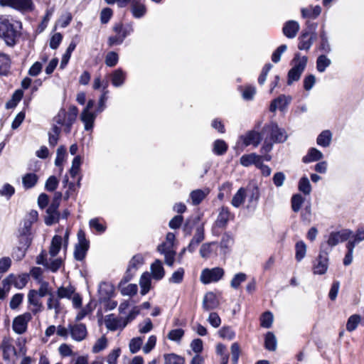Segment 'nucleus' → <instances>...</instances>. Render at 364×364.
<instances>
[{
	"label": "nucleus",
	"mask_w": 364,
	"mask_h": 364,
	"mask_svg": "<svg viewBox=\"0 0 364 364\" xmlns=\"http://www.w3.org/2000/svg\"><path fill=\"white\" fill-rule=\"evenodd\" d=\"M22 23L8 16L0 15V38L9 47L16 46L21 36Z\"/></svg>",
	"instance_id": "nucleus-1"
},
{
	"label": "nucleus",
	"mask_w": 364,
	"mask_h": 364,
	"mask_svg": "<svg viewBox=\"0 0 364 364\" xmlns=\"http://www.w3.org/2000/svg\"><path fill=\"white\" fill-rule=\"evenodd\" d=\"M201 220L200 215H196L194 217H191L188 218L183 226V230L186 232V235H191V230L193 225H197L195 234L191 239L189 245L186 248L183 250V252L185 250H188L189 252H193L199 245L200 242H202L205 239V230H204V223L198 224Z\"/></svg>",
	"instance_id": "nucleus-2"
},
{
	"label": "nucleus",
	"mask_w": 364,
	"mask_h": 364,
	"mask_svg": "<svg viewBox=\"0 0 364 364\" xmlns=\"http://www.w3.org/2000/svg\"><path fill=\"white\" fill-rule=\"evenodd\" d=\"M262 138L269 139L276 144L284 142L288 137L286 131L279 128L274 122L265 124L262 129Z\"/></svg>",
	"instance_id": "nucleus-3"
},
{
	"label": "nucleus",
	"mask_w": 364,
	"mask_h": 364,
	"mask_svg": "<svg viewBox=\"0 0 364 364\" xmlns=\"http://www.w3.org/2000/svg\"><path fill=\"white\" fill-rule=\"evenodd\" d=\"M112 30L116 35L108 38L107 43L110 47L121 45L124 39L134 32L132 23L126 25H124L122 22L116 23L113 26Z\"/></svg>",
	"instance_id": "nucleus-4"
},
{
	"label": "nucleus",
	"mask_w": 364,
	"mask_h": 364,
	"mask_svg": "<svg viewBox=\"0 0 364 364\" xmlns=\"http://www.w3.org/2000/svg\"><path fill=\"white\" fill-rule=\"evenodd\" d=\"M307 63L306 56L300 57V54L296 53L293 60V67L289 70L287 74V84L291 85L293 82L298 81L302 73L304 72Z\"/></svg>",
	"instance_id": "nucleus-5"
},
{
	"label": "nucleus",
	"mask_w": 364,
	"mask_h": 364,
	"mask_svg": "<svg viewBox=\"0 0 364 364\" xmlns=\"http://www.w3.org/2000/svg\"><path fill=\"white\" fill-rule=\"evenodd\" d=\"M0 6L11 8L22 13L32 11L34 9L32 0H0Z\"/></svg>",
	"instance_id": "nucleus-6"
},
{
	"label": "nucleus",
	"mask_w": 364,
	"mask_h": 364,
	"mask_svg": "<svg viewBox=\"0 0 364 364\" xmlns=\"http://www.w3.org/2000/svg\"><path fill=\"white\" fill-rule=\"evenodd\" d=\"M262 140V132H259L252 129L247 131L245 134L240 136L237 145L241 146L242 148L247 147L250 145H252L254 147H257Z\"/></svg>",
	"instance_id": "nucleus-7"
},
{
	"label": "nucleus",
	"mask_w": 364,
	"mask_h": 364,
	"mask_svg": "<svg viewBox=\"0 0 364 364\" xmlns=\"http://www.w3.org/2000/svg\"><path fill=\"white\" fill-rule=\"evenodd\" d=\"M306 28L304 29L299 38L298 48L299 50H308L312 45V35L316 30V23L306 22Z\"/></svg>",
	"instance_id": "nucleus-8"
},
{
	"label": "nucleus",
	"mask_w": 364,
	"mask_h": 364,
	"mask_svg": "<svg viewBox=\"0 0 364 364\" xmlns=\"http://www.w3.org/2000/svg\"><path fill=\"white\" fill-rule=\"evenodd\" d=\"M78 242L75 245L74 257L77 261H82L87 254L90 242L85 237V233L82 230L77 232Z\"/></svg>",
	"instance_id": "nucleus-9"
},
{
	"label": "nucleus",
	"mask_w": 364,
	"mask_h": 364,
	"mask_svg": "<svg viewBox=\"0 0 364 364\" xmlns=\"http://www.w3.org/2000/svg\"><path fill=\"white\" fill-rule=\"evenodd\" d=\"M224 273L223 269L220 267L206 268L202 271L200 279L205 284L217 282L223 278Z\"/></svg>",
	"instance_id": "nucleus-10"
},
{
	"label": "nucleus",
	"mask_w": 364,
	"mask_h": 364,
	"mask_svg": "<svg viewBox=\"0 0 364 364\" xmlns=\"http://www.w3.org/2000/svg\"><path fill=\"white\" fill-rule=\"evenodd\" d=\"M353 232L348 229H343L341 231L331 232L327 237V245L332 247L339 242L347 241L351 237Z\"/></svg>",
	"instance_id": "nucleus-11"
},
{
	"label": "nucleus",
	"mask_w": 364,
	"mask_h": 364,
	"mask_svg": "<svg viewBox=\"0 0 364 364\" xmlns=\"http://www.w3.org/2000/svg\"><path fill=\"white\" fill-rule=\"evenodd\" d=\"M32 316L30 313L26 312L16 316L12 323V328L17 334L24 333L28 328V323L31 320Z\"/></svg>",
	"instance_id": "nucleus-12"
},
{
	"label": "nucleus",
	"mask_w": 364,
	"mask_h": 364,
	"mask_svg": "<svg viewBox=\"0 0 364 364\" xmlns=\"http://www.w3.org/2000/svg\"><path fill=\"white\" fill-rule=\"evenodd\" d=\"M143 264H144V257L141 255L137 254V255L133 256L129 262L128 267L127 269L126 273H125L122 280L124 282H128L129 281H130L132 279L136 271Z\"/></svg>",
	"instance_id": "nucleus-13"
},
{
	"label": "nucleus",
	"mask_w": 364,
	"mask_h": 364,
	"mask_svg": "<svg viewBox=\"0 0 364 364\" xmlns=\"http://www.w3.org/2000/svg\"><path fill=\"white\" fill-rule=\"evenodd\" d=\"M69 331L71 338L77 342L85 339L87 335L86 326L83 323L69 324Z\"/></svg>",
	"instance_id": "nucleus-14"
},
{
	"label": "nucleus",
	"mask_w": 364,
	"mask_h": 364,
	"mask_svg": "<svg viewBox=\"0 0 364 364\" xmlns=\"http://www.w3.org/2000/svg\"><path fill=\"white\" fill-rule=\"evenodd\" d=\"M59 205L60 203L53 200L48 206L46 210L47 215L45 218V223L47 225H51L58 221L60 214L58 209Z\"/></svg>",
	"instance_id": "nucleus-15"
},
{
	"label": "nucleus",
	"mask_w": 364,
	"mask_h": 364,
	"mask_svg": "<svg viewBox=\"0 0 364 364\" xmlns=\"http://www.w3.org/2000/svg\"><path fill=\"white\" fill-rule=\"evenodd\" d=\"M130 11L135 18H141L144 16L147 12L145 0H132Z\"/></svg>",
	"instance_id": "nucleus-16"
},
{
	"label": "nucleus",
	"mask_w": 364,
	"mask_h": 364,
	"mask_svg": "<svg viewBox=\"0 0 364 364\" xmlns=\"http://www.w3.org/2000/svg\"><path fill=\"white\" fill-rule=\"evenodd\" d=\"M66 114V110L61 108L54 119L58 124L64 127L63 131L65 134H70L75 121L67 119Z\"/></svg>",
	"instance_id": "nucleus-17"
},
{
	"label": "nucleus",
	"mask_w": 364,
	"mask_h": 364,
	"mask_svg": "<svg viewBox=\"0 0 364 364\" xmlns=\"http://www.w3.org/2000/svg\"><path fill=\"white\" fill-rule=\"evenodd\" d=\"M114 293V287L111 283L103 282L100 284L98 294L99 301L100 302H102V301H108L113 296Z\"/></svg>",
	"instance_id": "nucleus-18"
},
{
	"label": "nucleus",
	"mask_w": 364,
	"mask_h": 364,
	"mask_svg": "<svg viewBox=\"0 0 364 364\" xmlns=\"http://www.w3.org/2000/svg\"><path fill=\"white\" fill-rule=\"evenodd\" d=\"M105 324L107 329L112 331L126 327V323H123V318H117L112 314L106 316Z\"/></svg>",
	"instance_id": "nucleus-19"
},
{
	"label": "nucleus",
	"mask_w": 364,
	"mask_h": 364,
	"mask_svg": "<svg viewBox=\"0 0 364 364\" xmlns=\"http://www.w3.org/2000/svg\"><path fill=\"white\" fill-rule=\"evenodd\" d=\"M232 218L233 215L230 213L229 209L223 206L220 208L214 225L219 228H225L228 221Z\"/></svg>",
	"instance_id": "nucleus-20"
},
{
	"label": "nucleus",
	"mask_w": 364,
	"mask_h": 364,
	"mask_svg": "<svg viewBox=\"0 0 364 364\" xmlns=\"http://www.w3.org/2000/svg\"><path fill=\"white\" fill-rule=\"evenodd\" d=\"M299 30V24L297 21L290 20L287 21L282 28L284 35L288 38H294Z\"/></svg>",
	"instance_id": "nucleus-21"
},
{
	"label": "nucleus",
	"mask_w": 364,
	"mask_h": 364,
	"mask_svg": "<svg viewBox=\"0 0 364 364\" xmlns=\"http://www.w3.org/2000/svg\"><path fill=\"white\" fill-rule=\"evenodd\" d=\"M39 297L37 291L34 289L30 290L28 294V303L34 306L31 310L33 314H36L42 311L43 305Z\"/></svg>",
	"instance_id": "nucleus-22"
},
{
	"label": "nucleus",
	"mask_w": 364,
	"mask_h": 364,
	"mask_svg": "<svg viewBox=\"0 0 364 364\" xmlns=\"http://www.w3.org/2000/svg\"><path fill=\"white\" fill-rule=\"evenodd\" d=\"M1 348H2L3 359L6 361L10 360L11 353L15 352V348L12 344V340L10 338L4 337L2 340Z\"/></svg>",
	"instance_id": "nucleus-23"
},
{
	"label": "nucleus",
	"mask_w": 364,
	"mask_h": 364,
	"mask_svg": "<svg viewBox=\"0 0 364 364\" xmlns=\"http://www.w3.org/2000/svg\"><path fill=\"white\" fill-rule=\"evenodd\" d=\"M218 306V301L213 292H208L203 297V308L205 311H210Z\"/></svg>",
	"instance_id": "nucleus-24"
},
{
	"label": "nucleus",
	"mask_w": 364,
	"mask_h": 364,
	"mask_svg": "<svg viewBox=\"0 0 364 364\" xmlns=\"http://www.w3.org/2000/svg\"><path fill=\"white\" fill-rule=\"evenodd\" d=\"M11 60L8 54L0 52V75L6 76L11 69Z\"/></svg>",
	"instance_id": "nucleus-25"
},
{
	"label": "nucleus",
	"mask_w": 364,
	"mask_h": 364,
	"mask_svg": "<svg viewBox=\"0 0 364 364\" xmlns=\"http://www.w3.org/2000/svg\"><path fill=\"white\" fill-rule=\"evenodd\" d=\"M152 277L156 280H161L165 274L164 268L160 259H156L151 265Z\"/></svg>",
	"instance_id": "nucleus-26"
},
{
	"label": "nucleus",
	"mask_w": 364,
	"mask_h": 364,
	"mask_svg": "<svg viewBox=\"0 0 364 364\" xmlns=\"http://www.w3.org/2000/svg\"><path fill=\"white\" fill-rule=\"evenodd\" d=\"M301 14L303 18L309 21L311 23V20H314L318 16V5L315 6L309 5L306 8H302L301 9Z\"/></svg>",
	"instance_id": "nucleus-27"
},
{
	"label": "nucleus",
	"mask_w": 364,
	"mask_h": 364,
	"mask_svg": "<svg viewBox=\"0 0 364 364\" xmlns=\"http://www.w3.org/2000/svg\"><path fill=\"white\" fill-rule=\"evenodd\" d=\"M95 112H91L90 111L82 110L80 119L85 124V130H90L93 128L94 122L96 117Z\"/></svg>",
	"instance_id": "nucleus-28"
},
{
	"label": "nucleus",
	"mask_w": 364,
	"mask_h": 364,
	"mask_svg": "<svg viewBox=\"0 0 364 364\" xmlns=\"http://www.w3.org/2000/svg\"><path fill=\"white\" fill-rule=\"evenodd\" d=\"M126 80V73L122 68H117L111 73V82L113 86L122 85Z\"/></svg>",
	"instance_id": "nucleus-29"
},
{
	"label": "nucleus",
	"mask_w": 364,
	"mask_h": 364,
	"mask_svg": "<svg viewBox=\"0 0 364 364\" xmlns=\"http://www.w3.org/2000/svg\"><path fill=\"white\" fill-rule=\"evenodd\" d=\"M7 278H9V285L11 283H13L17 289L23 288L28 281V275L26 274H23L18 277L10 274Z\"/></svg>",
	"instance_id": "nucleus-30"
},
{
	"label": "nucleus",
	"mask_w": 364,
	"mask_h": 364,
	"mask_svg": "<svg viewBox=\"0 0 364 364\" xmlns=\"http://www.w3.org/2000/svg\"><path fill=\"white\" fill-rule=\"evenodd\" d=\"M18 237L21 246L18 247V251L20 252V255L18 256V259H21L26 255V251L31 243V238L29 235H19Z\"/></svg>",
	"instance_id": "nucleus-31"
},
{
	"label": "nucleus",
	"mask_w": 364,
	"mask_h": 364,
	"mask_svg": "<svg viewBox=\"0 0 364 364\" xmlns=\"http://www.w3.org/2000/svg\"><path fill=\"white\" fill-rule=\"evenodd\" d=\"M228 150V144L223 139H216L213 143L212 151L215 155L223 156Z\"/></svg>",
	"instance_id": "nucleus-32"
},
{
	"label": "nucleus",
	"mask_w": 364,
	"mask_h": 364,
	"mask_svg": "<svg viewBox=\"0 0 364 364\" xmlns=\"http://www.w3.org/2000/svg\"><path fill=\"white\" fill-rule=\"evenodd\" d=\"M23 97V91L21 89L15 90L11 98L6 103L5 107L7 109L15 108Z\"/></svg>",
	"instance_id": "nucleus-33"
},
{
	"label": "nucleus",
	"mask_w": 364,
	"mask_h": 364,
	"mask_svg": "<svg viewBox=\"0 0 364 364\" xmlns=\"http://www.w3.org/2000/svg\"><path fill=\"white\" fill-rule=\"evenodd\" d=\"M139 285L142 295H145L151 289V274L149 272H146L141 274Z\"/></svg>",
	"instance_id": "nucleus-34"
},
{
	"label": "nucleus",
	"mask_w": 364,
	"mask_h": 364,
	"mask_svg": "<svg viewBox=\"0 0 364 364\" xmlns=\"http://www.w3.org/2000/svg\"><path fill=\"white\" fill-rule=\"evenodd\" d=\"M209 191L208 189H197L195 191H193L191 194L190 197L192 200V203L194 205H197L199 203H200L204 198L206 197V196L208 194Z\"/></svg>",
	"instance_id": "nucleus-35"
},
{
	"label": "nucleus",
	"mask_w": 364,
	"mask_h": 364,
	"mask_svg": "<svg viewBox=\"0 0 364 364\" xmlns=\"http://www.w3.org/2000/svg\"><path fill=\"white\" fill-rule=\"evenodd\" d=\"M62 237L60 235H55L50 243L49 248V255L51 257H55L60 250L62 246Z\"/></svg>",
	"instance_id": "nucleus-36"
},
{
	"label": "nucleus",
	"mask_w": 364,
	"mask_h": 364,
	"mask_svg": "<svg viewBox=\"0 0 364 364\" xmlns=\"http://www.w3.org/2000/svg\"><path fill=\"white\" fill-rule=\"evenodd\" d=\"M246 196L247 189L240 188L234 195L231 204L235 208L240 207L245 202Z\"/></svg>",
	"instance_id": "nucleus-37"
},
{
	"label": "nucleus",
	"mask_w": 364,
	"mask_h": 364,
	"mask_svg": "<svg viewBox=\"0 0 364 364\" xmlns=\"http://www.w3.org/2000/svg\"><path fill=\"white\" fill-rule=\"evenodd\" d=\"M277 341L272 332H267L264 338V347L269 351H274L277 349Z\"/></svg>",
	"instance_id": "nucleus-38"
},
{
	"label": "nucleus",
	"mask_w": 364,
	"mask_h": 364,
	"mask_svg": "<svg viewBox=\"0 0 364 364\" xmlns=\"http://www.w3.org/2000/svg\"><path fill=\"white\" fill-rule=\"evenodd\" d=\"M61 132V128L57 125H53L51 132L48 133V142L50 146L54 147L57 145L59 136Z\"/></svg>",
	"instance_id": "nucleus-39"
},
{
	"label": "nucleus",
	"mask_w": 364,
	"mask_h": 364,
	"mask_svg": "<svg viewBox=\"0 0 364 364\" xmlns=\"http://www.w3.org/2000/svg\"><path fill=\"white\" fill-rule=\"evenodd\" d=\"M361 322V316L359 314L351 315L346 323V330L348 332L355 331Z\"/></svg>",
	"instance_id": "nucleus-40"
},
{
	"label": "nucleus",
	"mask_w": 364,
	"mask_h": 364,
	"mask_svg": "<svg viewBox=\"0 0 364 364\" xmlns=\"http://www.w3.org/2000/svg\"><path fill=\"white\" fill-rule=\"evenodd\" d=\"M295 259L298 262L301 261L304 258L306 252L305 243L303 241L297 242L295 245Z\"/></svg>",
	"instance_id": "nucleus-41"
},
{
	"label": "nucleus",
	"mask_w": 364,
	"mask_h": 364,
	"mask_svg": "<svg viewBox=\"0 0 364 364\" xmlns=\"http://www.w3.org/2000/svg\"><path fill=\"white\" fill-rule=\"evenodd\" d=\"M107 86L108 83L107 82L103 86L102 92L99 99L98 107L96 109L97 113L102 112L105 108V102L107 100V95L109 93V91L107 90Z\"/></svg>",
	"instance_id": "nucleus-42"
},
{
	"label": "nucleus",
	"mask_w": 364,
	"mask_h": 364,
	"mask_svg": "<svg viewBox=\"0 0 364 364\" xmlns=\"http://www.w3.org/2000/svg\"><path fill=\"white\" fill-rule=\"evenodd\" d=\"M164 364H184L185 359L183 357L175 353L166 354L164 355Z\"/></svg>",
	"instance_id": "nucleus-43"
},
{
	"label": "nucleus",
	"mask_w": 364,
	"mask_h": 364,
	"mask_svg": "<svg viewBox=\"0 0 364 364\" xmlns=\"http://www.w3.org/2000/svg\"><path fill=\"white\" fill-rule=\"evenodd\" d=\"M75 292V289L72 286L67 287H60L57 290V296L59 299H70Z\"/></svg>",
	"instance_id": "nucleus-44"
},
{
	"label": "nucleus",
	"mask_w": 364,
	"mask_h": 364,
	"mask_svg": "<svg viewBox=\"0 0 364 364\" xmlns=\"http://www.w3.org/2000/svg\"><path fill=\"white\" fill-rule=\"evenodd\" d=\"M40 166L38 162H36L34 164V172L25 174L22 178V182H38L39 176L36 173L39 171Z\"/></svg>",
	"instance_id": "nucleus-45"
},
{
	"label": "nucleus",
	"mask_w": 364,
	"mask_h": 364,
	"mask_svg": "<svg viewBox=\"0 0 364 364\" xmlns=\"http://www.w3.org/2000/svg\"><path fill=\"white\" fill-rule=\"evenodd\" d=\"M114 15L113 10L109 7L102 9L100 14V23L102 24H107L111 20Z\"/></svg>",
	"instance_id": "nucleus-46"
},
{
	"label": "nucleus",
	"mask_w": 364,
	"mask_h": 364,
	"mask_svg": "<svg viewBox=\"0 0 364 364\" xmlns=\"http://www.w3.org/2000/svg\"><path fill=\"white\" fill-rule=\"evenodd\" d=\"M247 277L246 274L243 272H239L235 274L230 282V287L234 289H237L240 284L247 279Z\"/></svg>",
	"instance_id": "nucleus-47"
},
{
	"label": "nucleus",
	"mask_w": 364,
	"mask_h": 364,
	"mask_svg": "<svg viewBox=\"0 0 364 364\" xmlns=\"http://www.w3.org/2000/svg\"><path fill=\"white\" fill-rule=\"evenodd\" d=\"M81 165V158L80 156H75L72 162V166L70 169V174L72 178L75 179L78 175Z\"/></svg>",
	"instance_id": "nucleus-48"
},
{
	"label": "nucleus",
	"mask_w": 364,
	"mask_h": 364,
	"mask_svg": "<svg viewBox=\"0 0 364 364\" xmlns=\"http://www.w3.org/2000/svg\"><path fill=\"white\" fill-rule=\"evenodd\" d=\"M59 298L55 297L53 294H50L48 299L47 306L48 309H55V314H58L60 311Z\"/></svg>",
	"instance_id": "nucleus-49"
},
{
	"label": "nucleus",
	"mask_w": 364,
	"mask_h": 364,
	"mask_svg": "<svg viewBox=\"0 0 364 364\" xmlns=\"http://www.w3.org/2000/svg\"><path fill=\"white\" fill-rule=\"evenodd\" d=\"M119 61V55L114 51H109L105 56V63L108 67H114Z\"/></svg>",
	"instance_id": "nucleus-50"
},
{
	"label": "nucleus",
	"mask_w": 364,
	"mask_h": 364,
	"mask_svg": "<svg viewBox=\"0 0 364 364\" xmlns=\"http://www.w3.org/2000/svg\"><path fill=\"white\" fill-rule=\"evenodd\" d=\"M185 270L182 267H179L176 270L169 278L168 282L173 284H181L184 277Z\"/></svg>",
	"instance_id": "nucleus-51"
},
{
	"label": "nucleus",
	"mask_w": 364,
	"mask_h": 364,
	"mask_svg": "<svg viewBox=\"0 0 364 364\" xmlns=\"http://www.w3.org/2000/svg\"><path fill=\"white\" fill-rule=\"evenodd\" d=\"M332 140V133L330 130H324L320 133V146L328 147Z\"/></svg>",
	"instance_id": "nucleus-52"
},
{
	"label": "nucleus",
	"mask_w": 364,
	"mask_h": 364,
	"mask_svg": "<svg viewBox=\"0 0 364 364\" xmlns=\"http://www.w3.org/2000/svg\"><path fill=\"white\" fill-rule=\"evenodd\" d=\"M273 314L270 311L264 312L260 318V325L263 328H269L273 323Z\"/></svg>",
	"instance_id": "nucleus-53"
},
{
	"label": "nucleus",
	"mask_w": 364,
	"mask_h": 364,
	"mask_svg": "<svg viewBox=\"0 0 364 364\" xmlns=\"http://www.w3.org/2000/svg\"><path fill=\"white\" fill-rule=\"evenodd\" d=\"M219 336L224 338L231 341L235 337V333L230 326H223L218 331Z\"/></svg>",
	"instance_id": "nucleus-54"
},
{
	"label": "nucleus",
	"mask_w": 364,
	"mask_h": 364,
	"mask_svg": "<svg viewBox=\"0 0 364 364\" xmlns=\"http://www.w3.org/2000/svg\"><path fill=\"white\" fill-rule=\"evenodd\" d=\"M318 160V150L316 148H311L307 154L302 159L304 163H309Z\"/></svg>",
	"instance_id": "nucleus-55"
},
{
	"label": "nucleus",
	"mask_w": 364,
	"mask_h": 364,
	"mask_svg": "<svg viewBox=\"0 0 364 364\" xmlns=\"http://www.w3.org/2000/svg\"><path fill=\"white\" fill-rule=\"evenodd\" d=\"M230 350H231L232 363V364H237L238 363V360H239V358H240V353H241L239 343H237V342L233 343L231 345Z\"/></svg>",
	"instance_id": "nucleus-56"
},
{
	"label": "nucleus",
	"mask_w": 364,
	"mask_h": 364,
	"mask_svg": "<svg viewBox=\"0 0 364 364\" xmlns=\"http://www.w3.org/2000/svg\"><path fill=\"white\" fill-rule=\"evenodd\" d=\"M184 336V331L182 328H176L169 331L167 338L173 341L179 342Z\"/></svg>",
	"instance_id": "nucleus-57"
},
{
	"label": "nucleus",
	"mask_w": 364,
	"mask_h": 364,
	"mask_svg": "<svg viewBox=\"0 0 364 364\" xmlns=\"http://www.w3.org/2000/svg\"><path fill=\"white\" fill-rule=\"evenodd\" d=\"M351 237H353V240H349L347 243H351L353 247H355L357 244L364 240V228H358L355 235H351Z\"/></svg>",
	"instance_id": "nucleus-58"
},
{
	"label": "nucleus",
	"mask_w": 364,
	"mask_h": 364,
	"mask_svg": "<svg viewBox=\"0 0 364 364\" xmlns=\"http://www.w3.org/2000/svg\"><path fill=\"white\" fill-rule=\"evenodd\" d=\"M346 247L347 249V252L344 257L343 262L345 266H348L353 262V255L355 247H353V245L351 243H347Z\"/></svg>",
	"instance_id": "nucleus-59"
},
{
	"label": "nucleus",
	"mask_w": 364,
	"mask_h": 364,
	"mask_svg": "<svg viewBox=\"0 0 364 364\" xmlns=\"http://www.w3.org/2000/svg\"><path fill=\"white\" fill-rule=\"evenodd\" d=\"M304 203V198L300 194H295L291 198V208L294 212H298Z\"/></svg>",
	"instance_id": "nucleus-60"
},
{
	"label": "nucleus",
	"mask_w": 364,
	"mask_h": 364,
	"mask_svg": "<svg viewBox=\"0 0 364 364\" xmlns=\"http://www.w3.org/2000/svg\"><path fill=\"white\" fill-rule=\"evenodd\" d=\"M66 155V149L64 146H60L57 149L55 164L57 166H61Z\"/></svg>",
	"instance_id": "nucleus-61"
},
{
	"label": "nucleus",
	"mask_w": 364,
	"mask_h": 364,
	"mask_svg": "<svg viewBox=\"0 0 364 364\" xmlns=\"http://www.w3.org/2000/svg\"><path fill=\"white\" fill-rule=\"evenodd\" d=\"M63 38V36L60 33H55L53 34L50 39V48L53 50L57 49L61 43Z\"/></svg>",
	"instance_id": "nucleus-62"
},
{
	"label": "nucleus",
	"mask_w": 364,
	"mask_h": 364,
	"mask_svg": "<svg viewBox=\"0 0 364 364\" xmlns=\"http://www.w3.org/2000/svg\"><path fill=\"white\" fill-rule=\"evenodd\" d=\"M272 65L269 63H266L262 69L261 73L259 74L257 81L260 85H262L266 81L267 76L272 69Z\"/></svg>",
	"instance_id": "nucleus-63"
},
{
	"label": "nucleus",
	"mask_w": 364,
	"mask_h": 364,
	"mask_svg": "<svg viewBox=\"0 0 364 364\" xmlns=\"http://www.w3.org/2000/svg\"><path fill=\"white\" fill-rule=\"evenodd\" d=\"M143 341L140 337L134 338L129 342V350L132 353H137L142 345Z\"/></svg>",
	"instance_id": "nucleus-64"
}]
</instances>
